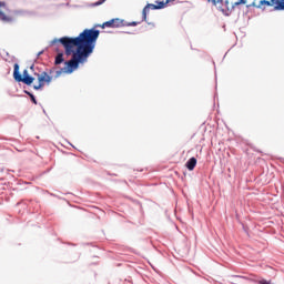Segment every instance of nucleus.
<instances>
[{
	"instance_id": "nucleus-3",
	"label": "nucleus",
	"mask_w": 284,
	"mask_h": 284,
	"mask_svg": "<svg viewBox=\"0 0 284 284\" xmlns=\"http://www.w3.org/2000/svg\"><path fill=\"white\" fill-rule=\"evenodd\" d=\"M169 3H170V0L155 1V4L148 3L142 10V20L148 21V13L150 12V10H163V8H165V6Z\"/></svg>"
},
{
	"instance_id": "nucleus-10",
	"label": "nucleus",
	"mask_w": 284,
	"mask_h": 284,
	"mask_svg": "<svg viewBox=\"0 0 284 284\" xmlns=\"http://www.w3.org/2000/svg\"><path fill=\"white\" fill-rule=\"evenodd\" d=\"M263 6H267V7H274L273 0L268 1V0H261L257 8H263Z\"/></svg>"
},
{
	"instance_id": "nucleus-8",
	"label": "nucleus",
	"mask_w": 284,
	"mask_h": 284,
	"mask_svg": "<svg viewBox=\"0 0 284 284\" xmlns=\"http://www.w3.org/2000/svg\"><path fill=\"white\" fill-rule=\"evenodd\" d=\"M274 10H284V0H273Z\"/></svg>"
},
{
	"instance_id": "nucleus-11",
	"label": "nucleus",
	"mask_w": 284,
	"mask_h": 284,
	"mask_svg": "<svg viewBox=\"0 0 284 284\" xmlns=\"http://www.w3.org/2000/svg\"><path fill=\"white\" fill-rule=\"evenodd\" d=\"M61 63H63V52L58 53L55 57V65H61Z\"/></svg>"
},
{
	"instance_id": "nucleus-1",
	"label": "nucleus",
	"mask_w": 284,
	"mask_h": 284,
	"mask_svg": "<svg viewBox=\"0 0 284 284\" xmlns=\"http://www.w3.org/2000/svg\"><path fill=\"white\" fill-rule=\"evenodd\" d=\"M101 32L97 29H84L75 38L62 37L55 39L52 43H61L64 48V54L71 57V60L65 62L68 68L67 72L72 73L79 68V63H87L90 54L94 52L97 48V40Z\"/></svg>"
},
{
	"instance_id": "nucleus-4",
	"label": "nucleus",
	"mask_w": 284,
	"mask_h": 284,
	"mask_svg": "<svg viewBox=\"0 0 284 284\" xmlns=\"http://www.w3.org/2000/svg\"><path fill=\"white\" fill-rule=\"evenodd\" d=\"M38 84L33 85L34 90H42L47 85L52 83V75L48 74V72L43 71L41 73H37Z\"/></svg>"
},
{
	"instance_id": "nucleus-14",
	"label": "nucleus",
	"mask_w": 284,
	"mask_h": 284,
	"mask_svg": "<svg viewBox=\"0 0 284 284\" xmlns=\"http://www.w3.org/2000/svg\"><path fill=\"white\" fill-rule=\"evenodd\" d=\"M106 0H99L98 2H95L93 6H103V3H105Z\"/></svg>"
},
{
	"instance_id": "nucleus-13",
	"label": "nucleus",
	"mask_w": 284,
	"mask_h": 284,
	"mask_svg": "<svg viewBox=\"0 0 284 284\" xmlns=\"http://www.w3.org/2000/svg\"><path fill=\"white\" fill-rule=\"evenodd\" d=\"M26 94H28L30 97L32 103H34V105H37V98H34V94H32V93H30L28 91H26Z\"/></svg>"
},
{
	"instance_id": "nucleus-6",
	"label": "nucleus",
	"mask_w": 284,
	"mask_h": 284,
	"mask_svg": "<svg viewBox=\"0 0 284 284\" xmlns=\"http://www.w3.org/2000/svg\"><path fill=\"white\" fill-rule=\"evenodd\" d=\"M1 8H6V2L0 1V21L3 23H12L14 21V18H12L10 14L6 13Z\"/></svg>"
},
{
	"instance_id": "nucleus-2",
	"label": "nucleus",
	"mask_w": 284,
	"mask_h": 284,
	"mask_svg": "<svg viewBox=\"0 0 284 284\" xmlns=\"http://www.w3.org/2000/svg\"><path fill=\"white\" fill-rule=\"evenodd\" d=\"M13 79L18 83H24L26 85H32V83H34V78H32V77H30V74H28V70H24L23 75H21V73L19 72L18 63H16L13 65Z\"/></svg>"
},
{
	"instance_id": "nucleus-5",
	"label": "nucleus",
	"mask_w": 284,
	"mask_h": 284,
	"mask_svg": "<svg viewBox=\"0 0 284 284\" xmlns=\"http://www.w3.org/2000/svg\"><path fill=\"white\" fill-rule=\"evenodd\" d=\"M94 28H123V20L119 18L111 19L102 24H95Z\"/></svg>"
},
{
	"instance_id": "nucleus-12",
	"label": "nucleus",
	"mask_w": 284,
	"mask_h": 284,
	"mask_svg": "<svg viewBox=\"0 0 284 284\" xmlns=\"http://www.w3.org/2000/svg\"><path fill=\"white\" fill-rule=\"evenodd\" d=\"M245 3H247V0H239L233 4V8H236V6H245Z\"/></svg>"
},
{
	"instance_id": "nucleus-9",
	"label": "nucleus",
	"mask_w": 284,
	"mask_h": 284,
	"mask_svg": "<svg viewBox=\"0 0 284 284\" xmlns=\"http://www.w3.org/2000/svg\"><path fill=\"white\" fill-rule=\"evenodd\" d=\"M210 6H214L215 8L219 6H223V0H203Z\"/></svg>"
},
{
	"instance_id": "nucleus-17",
	"label": "nucleus",
	"mask_w": 284,
	"mask_h": 284,
	"mask_svg": "<svg viewBox=\"0 0 284 284\" xmlns=\"http://www.w3.org/2000/svg\"><path fill=\"white\" fill-rule=\"evenodd\" d=\"M225 6H226V8L230 7V0H226V1H225Z\"/></svg>"
},
{
	"instance_id": "nucleus-15",
	"label": "nucleus",
	"mask_w": 284,
	"mask_h": 284,
	"mask_svg": "<svg viewBox=\"0 0 284 284\" xmlns=\"http://www.w3.org/2000/svg\"><path fill=\"white\" fill-rule=\"evenodd\" d=\"M233 278H244V280H247V277H245V276H239V275H234Z\"/></svg>"
},
{
	"instance_id": "nucleus-16",
	"label": "nucleus",
	"mask_w": 284,
	"mask_h": 284,
	"mask_svg": "<svg viewBox=\"0 0 284 284\" xmlns=\"http://www.w3.org/2000/svg\"><path fill=\"white\" fill-rule=\"evenodd\" d=\"M129 26H139V22H130Z\"/></svg>"
},
{
	"instance_id": "nucleus-7",
	"label": "nucleus",
	"mask_w": 284,
	"mask_h": 284,
	"mask_svg": "<svg viewBox=\"0 0 284 284\" xmlns=\"http://www.w3.org/2000/svg\"><path fill=\"white\" fill-rule=\"evenodd\" d=\"M185 165H186L187 170H190V172H192V170H194L196 168V158L189 159V161L186 162Z\"/></svg>"
}]
</instances>
